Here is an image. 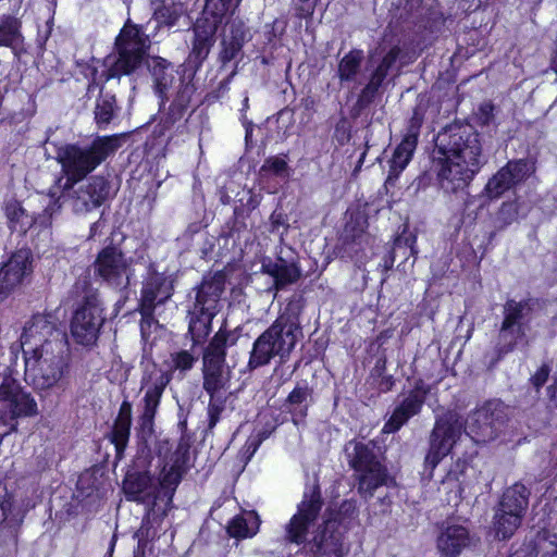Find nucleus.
<instances>
[{
	"instance_id": "1",
	"label": "nucleus",
	"mask_w": 557,
	"mask_h": 557,
	"mask_svg": "<svg viewBox=\"0 0 557 557\" xmlns=\"http://www.w3.org/2000/svg\"><path fill=\"white\" fill-rule=\"evenodd\" d=\"M483 164L479 133L470 125H450L438 133L433 166L440 187L447 194L463 190Z\"/></svg>"
},
{
	"instance_id": "2",
	"label": "nucleus",
	"mask_w": 557,
	"mask_h": 557,
	"mask_svg": "<svg viewBox=\"0 0 557 557\" xmlns=\"http://www.w3.org/2000/svg\"><path fill=\"white\" fill-rule=\"evenodd\" d=\"M119 147V136L113 135L98 137L87 147L66 145L59 149L57 159L62 166L65 182L61 185L63 178L60 177L57 183L63 193L72 190L75 184L85 178Z\"/></svg>"
},
{
	"instance_id": "3",
	"label": "nucleus",
	"mask_w": 557,
	"mask_h": 557,
	"mask_svg": "<svg viewBox=\"0 0 557 557\" xmlns=\"http://www.w3.org/2000/svg\"><path fill=\"white\" fill-rule=\"evenodd\" d=\"M301 336L297 319L289 314H281L255 341L248 361L249 369L267 366L275 357L285 362Z\"/></svg>"
},
{
	"instance_id": "4",
	"label": "nucleus",
	"mask_w": 557,
	"mask_h": 557,
	"mask_svg": "<svg viewBox=\"0 0 557 557\" xmlns=\"http://www.w3.org/2000/svg\"><path fill=\"white\" fill-rule=\"evenodd\" d=\"M224 283L221 276L205 280L198 287L196 300L189 311L188 332L194 344H200L210 332L211 321L219 311Z\"/></svg>"
},
{
	"instance_id": "5",
	"label": "nucleus",
	"mask_w": 557,
	"mask_h": 557,
	"mask_svg": "<svg viewBox=\"0 0 557 557\" xmlns=\"http://www.w3.org/2000/svg\"><path fill=\"white\" fill-rule=\"evenodd\" d=\"M23 357L25 380L37 389H49L55 386L66 373L65 347L38 350Z\"/></svg>"
},
{
	"instance_id": "6",
	"label": "nucleus",
	"mask_w": 557,
	"mask_h": 557,
	"mask_svg": "<svg viewBox=\"0 0 557 557\" xmlns=\"http://www.w3.org/2000/svg\"><path fill=\"white\" fill-rule=\"evenodd\" d=\"M509 421V409L500 401H488L473 411L467 422V434L478 444L498 438Z\"/></svg>"
},
{
	"instance_id": "7",
	"label": "nucleus",
	"mask_w": 557,
	"mask_h": 557,
	"mask_svg": "<svg viewBox=\"0 0 557 557\" xmlns=\"http://www.w3.org/2000/svg\"><path fill=\"white\" fill-rule=\"evenodd\" d=\"M20 342L23 356L66 345L65 333L58 327L54 317L42 313L25 322Z\"/></svg>"
},
{
	"instance_id": "8",
	"label": "nucleus",
	"mask_w": 557,
	"mask_h": 557,
	"mask_svg": "<svg viewBox=\"0 0 557 557\" xmlns=\"http://www.w3.org/2000/svg\"><path fill=\"white\" fill-rule=\"evenodd\" d=\"M119 58L108 69L107 79L128 75L143 62L147 47V38L137 25L126 23L116 38Z\"/></svg>"
},
{
	"instance_id": "9",
	"label": "nucleus",
	"mask_w": 557,
	"mask_h": 557,
	"mask_svg": "<svg viewBox=\"0 0 557 557\" xmlns=\"http://www.w3.org/2000/svg\"><path fill=\"white\" fill-rule=\"evenodd\" d=\"M226 342L227 335L218 332L203 352V389L210 396L225 391L231 379V371L225 364Z\"/></svg>"
},
{
	"instance_id": "10",
	"label": "nucleus",
	"mask_w": 557,
	"mask_h": 557,
	"mask_svg": "<svg viewBox=\"0 0 557 557\" xmlns=\"http://www.w3.org/2000/svg\"><path fill=\"white\" fill-rule=\"evenodd\" d=\"M463 422L458 413L448 411L441 416L430 436V448L425 456V468L432 472L447 456L461 435Z\"/></svg>"
},
{
	"instance_id": "11",
	"label": "nucleus",
	"mask_w": 557,
	"mask_h": 557,
	"mask_svg": "<svg viewBox=\"0 0 557 557\" xmlns=\"http://www.w3.org/2000/svg\"><path fill=\"white\" fill-rule=\"evenodd\" d=\"M96 276L113 288H126L133 275L132 261L115 247H106L94 262Z\"/></svg>"
},
{
	"instance_id": "12",
	"label": "nucleus",
	"mask_w": 557,
	"mask_h": 557,
	"mask_svg": "<svg viewBox=\"0 0 557 557\" xmlns=\"http://www.w3.org/2000/svg\"><path fill=\"white\" fill-rule=\"evenodd\" d=\"M102 307L96 294L87 295L83 305L75 311L71 332L77 343L90 345L97 339L103 323Z\"/></svg>"
},
{
	"instance_id": "13",
	"label": "nucleus",
	"mask_w": 557,
	"mask_h": 557,
	"mask_svg": "<svg viewBox=\"0 0 557 557\" xmlns=\"http://www.w3.org/2000/svg\"><path fill=\"white\" fill-rule=\"evenodd\" d=\"M321 492L318 486H313L304 494L302 500L298 505L297 512L290 518L286 525V539L296 544L306 541V535L315 521L319 519L322 508Z\"/></svg>"
},
{
	"instance_id": "14",
	"label": "nucleus",
	"mask_w": 557,
	"mask_h": 557,
	"mask_svg": "<svg viewBox=\"0 0 557 557\" xmlns=\"http://www.w3.org/2000/svg\"><path fill=\"white\" fill-rule=\"evenodd\" d=\"M171 380L170 371L159 369L154 363L151 364V369L148 366L146 367L141 377V389H145L144 408L140 416L143 428H151L163 392Z\"/></svg>"
},
{
	"instance_id": "15",
	"label": "nucleus",
	"mask_w": 557,
	"mask_h": 557,
	"mask_svg": "<svg viewBox=\"0 0 557 557\" xmlns=\"http://www.w3.org/2000/svg\"><path fill=\"white\" fill-rule=\"evenodd\" d=\"M33 256L29 249H18L0 268V302L7 299L30 275Z\"/></svg>"
},
{
	"instance_id": "16",
	"label": "nucleus",
	"mask_w": 557,
	"mask_h": 557,
	"mask_svg": "<svg viewBox=\"0 0 557 557\" xmlns=\"http://www.w3.org/2000/svg\"><path fill=\"white\" fill-rule=\"evenodd\" d=\"M0 410L12 418L33 416L37 412V404L15 379L5 376L0 384Z\"/></svg>"
},
{
	"instance_id": "17",
	"label": "nucleus",
	"mask_w": 557,
	"mask_h": 557,
	"mask_svg": "<svg viewBox=\"0 0 557 557\" xmlns=\"http://www.w3.org/2000/svg\"><path fill=\"white\" fill-rule=\"evenodd\" d=\"M70 193L71 190H66ZM109 193L107 181L101 176L91 177L86 184L81 185L69 194L71 207L77 214H83L98 208Z\"/></svg>"
},
{
	"instance_id": "18",
	"label": "nucleus",
	"mask_w": 557,
	"mask_h": 557,
	"mask_svg": "<svg viewBox=\"0 0 557 557\" xmlns=\"http://www.w3.org/2000/svg\"><path fill=\"white\" fill-rule=\"evenodd\" d=\"M342 537L337 521L325 520L309 542V550L313 557H342Z\"/></svg>"
},
{
	"instance_id": "19",
	"label": "nucleus",
	"mask_w": 557,
	"mask_h": 557,
	"mask_svg": "<svg viewBox=\"0 0 557 557\" xmlns=\"http://www.w3.org/2000/svg\"><path fill=\"white\" fill-rule=\"evenodd\" d=\"M531 171L532 168L530 163L524 160L508 162L488 180L485 186L486 195L490 198H498L506 190L524 181L530 175Z\"/></svg>"
},
{
	"instance_id": "20",
	"label": "nucleus",
	"mask_w": 557,
	"mask_h": 557,
	"mask_svg": "<svg viewBox=\"0 0 557 557\" xmlns=\"http://www.w3.org/2000/svg\"><path fill=\"white\" fill-rule=\"evenodd\" d=\"M428 391L423 386H416L404 400L394 409L385 423L383 431L394 433L398 431L411 417L418 414L425 401Z\"/></svg>"
},
{
	"instance_id": "21",
	"label": "nucleus",
	"mask_w": 557,
	"mask_h": 557,
	"mask_svg": "<svg viewBox=\"0 0 557 557\" xmlns=\"http://www.w3.org/2000/svg\"><path fill=\"white\" fill-rule=\"evenodd\" d=\"M172 293L173 282L168 276L160 273L150 274L141 292L144 311H150L157 305L163 304L171 298Z\"/></svg>"
},
{
	"instance_id": "22",
	"label": "nucleus",
	"mask_w": 557,
	"mask_h": 557,
	"mask_svg": "<svg viewBox=\"0 0 557 557\" xmlns=\"http://www.w3.org/2000/svg\"><path fill=\"white\" fill-rule=\"evenodd\" d=\"M422 119L416 112L410 120V126L408 129V134L401 140V143L395 149L392 160H391V174L397 175L401 172L413 154V151L417 146L419 127L421 125Z\"/></svg>"
},
{
	"instance_id": "23",
	"label": "nucleus",
	"mask_w": 557,
	"mask_h": 557,
	"mask_svg": "<svg viewBox=\"0 0 557 557\" xmlns=\"http://www.w3.org/2000/svg\"><path fill=\"white\" fill-rule=\"evenodd\" d=\"M261 271L274 278L276 290L297 282L301 275V270L295 262H287L282 258H278L276 261L268 257L263 258Z\"/></svg>"
},
{
	"instance_id": "24",
	"label": "nucleus",
	"mask_w": 557,
	"mask_h": 557,
	"mask_svg": "<svg viewBox=\"0 0 557 557\" xmlns=\"http://www.w3.org/2000/svg\"><path fill=\"white\" fill-rule=\"evenodd\" d=\"M187 461L188 446L180 444L160 473L159 482L162 488L171 492L175 490L186 470Z\"/></svg>"
},
{
	"instance_id": "25",
	"label": "nucleus",
	"mask_w": 557,
	"mask_h": 557,
	"mask_svg": "<svg viewBox=\"0 0 557 557\" xmlns=\"http://www.w3.org/2000/svg\"><path fill=\"white\" fill-rule=\"evenodd\" d=\"M469 544V532L459 524L447 525L437 537V548L445 557L458 556Z\"/></svg>"
},
{
	"instance_id": "26",
	"label": "nucleus",
	"mask_w": 557,
	"mask_h": 557,
	"mask_svg": "<svg viewBox=\"0 0 557 557\" xmlns=\"http://www.w3.org/2000/svg\"><path fill=\"white\" fill-rule=\"evenodd\" d=\"M532 312V300L522 299L515 300L509 299L504 305L503 309V324L522 330L527 332L529 329V322Z\"/></svg>"
},
{
	"instance_id": "27",
	"label": "nucleus",
	"mask_w": 557,
	"mask_h": 557,
	"mask_svg": "<svg viewBox=\"0 0 557 557\" xmlns=\"http://www.w3.org/2000/svg\"><path fill=\"white\" fill-rule=\"evenodd\" d=\"M312 403V388L307 384H297L289 393L285 406L292 414L293 422L298 425L304 422L308 408Z\"/></svg>"
},
{
	"instance_id": "28",
	"label": "nucleus",
	"mask_w": 557,
	"mask_h": 557,
	"mask_svg": "<svg viewBox=\"0 0 557 557\" xmlns=\"http://www.w3.org/2000/svg\"><path fill=\"white\" fill-rule=\"evenodd\" d=\"M530 495V490L524 484L517 482L504 491L499 507H502V510L524 516Z\"/></svg>"
},
{
	"instance_id": "29",
	"label": "nucleus",
	"mask_w": 557,
	"mask_h": 557,
	"mask_svg": "<svg viewBox=\"0 0 557 557\" xmlns=\"http://www.w3.org/2000/svg\"><path fill=\"white\" fill-rule=\"evenodd\" d=\"M24 36L21 32V22L11 15L0 17V46L10 48L14 54L22 49Z\"/></svg>"
},
{
	"instance_id": "30",
	"label": "nucleus",
	"mask_w": 557,
	"mask_h": 557,
	"mask_svg": "<svg viewBox=\"0 0 557 557\" xmlns=\"http://www.w3.org/2000/svg\"><path fill=\"white\" fill-rule=\"evenodd\" d=\"M131 425L132 404L124 400L120 406L119 414L112 431V442L114 443L117 451H122L125 448L131 434Z\"/></svg>"
},
{
	"instance_id": "31",
	"label": "nucleus",
	"mask_w": 557,
	"mask_h": 557,
	"mask_svg": "<svg viewBox=\"0 0 557 557\" xmlns=\"http://www.w3.org/2000/svg\"><path fill=\"white\" fill-rule=\"evenodd\" d=\"M359 474L358 491L364 497H372L373 492L381 485L386 484L387 474L384 467L374 465L364 471H357Z\"/></svg>"
},
{
	"instance_id": "32",
	"label": "nucleus",
	"mask_w": 557,
	"mask_h": 557,
	"mask_svg": "<svg viewBox=\"0 0 557 557\" xmlns=\"http://www.w3.org/2000/svg\"><path fill=\"white\" fill-rule=\"evenodd\" d=\"M9 227L14 232L26 233L38 218L27 212L17 201H9L5 206Z\"/></svg>"
},
{
	"instance_id": "33",
	"label": "nucleus",
	"mask_w": 557,
	"mask_h": 557,
	"mask_svg": "<svg viewBox=\"0 0 557 557\" xmlns=\"http://www.w3.org/2000/svg\"><path fill=\"white\" fill-rule=\"evenodd\" d=\"M363 52L361 50H351L345 54L337 67V75L341 83H357L361 72Z\"/></svg>"
},
{
	"instance_id": "34",
	"label": "nucleus",
	"mask_w": 557,
	"mask_h": 557,
	"mask_svg": "<svg viewBox=\"0 0 557 557\" xmlns=\"http://www.w3.org/2000/svg\"><path fill=\"white\" fill-rule=\"evenodd\" d=\"M522 519L523 516L502 510V507H498L494 516V529L496 536L503 540L509 539L521 525Z\"/></svg>"
},
{
	"instance_id": "35",
	"label": "nucleus",
	"mask_w": 557,
	"mask_h": 557,
	"mask_svg": "<svg viewBox=\"0 0 557 557\" xmlns=\"http://www.w3.org/2000/svg\"><path fill=\"white\" fill-rule=\"evenodd\" d=\"M259 529V519L253 512L237 516L228 523L227 532L231 536L246 539L253 536Z\"/></svg>"
},
{
	"instance_id": "36",
	"label": "nucleus",
	"mask_w": 557,
	"mask_h": 557,
	"mask_svg": "<svg viewBox=\"0 0 557 557\" xmlns=\"http://www.w3.org/2000/svg\"><path fill=\"white\" fill-rule=\"evenodd\" d=\"M239 0H207L201 17L219 26L227 13L233 12Z\"/></svg>"
},
{
	"instance_id": "37",
	"label": "nucleus",
	"mask_w": 557,
	"mask_h": 557,
	"mask_svg": "<svg viewBox=\"0 0 557 557\" xmlns=\"http://www.w3.org/2000/svg\"><path fill=\"white\" fill-rule=\"evenodd\" d=\"M525 335L527 332L502 323L496 346L498 356L500 357L511 352L524 341Z\"/></svg>"
},
{
	"instance_id": "38",
	"label": "nucleus",
	"mask_w": 557,
	"mask_h": 557,
	"mask_svg": "<svg viewBox=\"0 0 557 557\" xmlns=\"http://www.w3.org/2000/svg\"><path fill=\"white\" fill-rule=\"evenodd\" d=\"M115 97L111 94L101 92L95 108V120L99 127L107 126L115 115Z\"/></svg>"
},
{
	"instance_id": "39",
	"label": "nucleus",
	"mask_w": 557,
	"mask_h": 557,
	"mask_svg": "<svg viewBox=\"0 0 557 557\" xmlns=\"http://www.w3.org/2000/svg\"><path fill=\"white\" fill-rule=\"evenodd\" d=\"M352 468L357 471H364L374 465H380L372 450L362 443L354 444V454L350 459Z\"/></svg>"
},
{
	"instance_id": "40",
	"label": "nucleus",
	"mask_w": 557,
	"mask_h": 557,
	"mask_svg": "<svg viewBox=\"0 0 557 557\" xmlns=\"http://www.w3.org/2000/svg\"><path fill=\"white\" fill-rule=\"evenodd\" d=\"M184 13V7L181 3L163 4L154 11V18L158 23L166 26H173Z\"/></svg>"
},
{
	"instance_id": "41",
	"label": "nucleus",
	"mask_w": 557,
	"mask_h": 557,
	"mask_svg": "<svg viewBox=\"0 0 557 557\" xmlns=\"http://www.w3.org/2000/svg\"><path fill=\"white\" fill-rule=\"evenodd\" d=\"M388 71L389 70L384 67L382 64H379L371 74L369 83L362 89L361 97L371 99L381 87L383 81L387 76Z\"/></svg>"
},
{
	"instance_id": "42",
	"label": "nucleus",
	"mask_w": 557,
	"mask_h": 557,
	"mask_svg": "<svg viewBox=\"0 0 557 557\" xmlns=\"http://www.w3.org/2000/svg\"><path fill=\"white\" fill-rule=\"evenodd\" d=\"M519 207L518 201H508L502 205L496 218L500 227H506L518 220Z\"/></svg>"
},
{
	"instance_id": "43",
	"label": "nucleus",
	"mask_w": 557,
	"mask_h": 557,
	"mask_svg": "<svg viewBox=\"0 0 557 557\" xmlns=\"http://www.w3.org/2000/svg\"><path fill=\"white\" fill-rule=\"evenodd\" d=\"M171 360H172L174 370H180L182 372H185V371L190 370L194 367V364L197 360V357L194 356L188 350H181V351L172 354Z\"/></svg>"
},
{
	"instance_id": "44",
	"label": "nucleus",
	"mask_w": 557,
	"mask_h": 557,
	"mask_svg": "<svg viewBox=\"0 0 557 557\" xmlns=\"http://www.w3.org/2000/svg\"><path fill=\"white\" fill-rule=\"evenodd\" d=\"M225 400L221 394H215L214 396H210V403L208 405V416H209V428L212 429L220 420V414L224 410Z\"/></svg>"
},
{
	"instance_id": "45",
	"label": "nucleus",
	"mask_w": 557,
	"mask_h": 557,
	"mask_svg": "<svg viewBox=\"0 0 557 557\" xmlns=\"http://www.w3.org/2000/svg\"><path fill=\"white\" fill-rule=\"evenodd\" d=\"M218 29V26L215 24H212L208 21H205L203 17H200L197 20L194 33L195 37L201 40H207L209 42H214V34Z\"/></svg>"
},
{
	"instance_id": "46",
	"label": "nucleus",
	"mask_w": 557,
	"mask_h": 557,
	"mask_svg": "<svg viewBox=\"0 0 557 557\" xmlns=\"http://www.w3.org/2000/svg\"><path fill=\"white\" fill-rule=\"evenodd\" d=\"M288 230L287 218L282 212L274 211L270 216L269 231L274 234H278L281 239Z\"/></svg>"
},
{
	"instance_id": "47",
	"label": "nucleus",
	"mask_w": 557,
	"mask_h": 557,
	"mask_svg": "<svg viewBox=\"0 0 557 557\" xmlns=\"http://www.w3.org/2000/svg\"><path fill=\"white\" fill-rule=\"evenodd\" d=\"M223 49L221 51V60L223 63L230 62L233 60L242 49V38H236V40H227L224 39Z\"/></svg>"
},
{
	"instance_id": "48",
	"label": "nucleus",
	"mask_w": 557,
	"mask_h": 557,
	"mask_svg": "<svg viewBox=\"0 0 557 557\" xmlns=\"http://www.w3.org/2000/svg\"><path fill=\"white\" fill-rule=\"evenodd\" d=\"M212 46V42L195 37L190 58H193L196 62L201 63L208 57Z\"/></svg>"
},
{
	"instance_id": "49",
	"label": "nucleus",
	"mask_w": 557,
	"mask_h": 557,
	"mask_svg": "<svg viewBox=\"0 0 557 557\" xmlns=\"http://www.w3.org/2000/svg\"><path fill=\"white\" fill-rule=\"evenodd\" d=\"M287 169V163L282 158H270L265 160L264 164L261 168L262 171H269L280 176L286 175Z\"/></svg>"
},
{
	"instance_id": "50",
	"label": "nucleus",
	"mask_w": 557,
	"mask_h": 557,
	"mask_svg": "<svg viewBox=\"0 0 557 557\" xmlns=\"http://www.w3.org/2000/svg\"><path fill=\"white\" fill-rule=\"evenodd\" d=\"M264 438L265 435L261 433L252 434L248 437L244 446V454L247 455V460H249L255 455Z\"/></svg>"
},
{
	"instance_id": "51",
	"label": "nucleus",
	"mask_w": 557,
	"mask_h": 557,
	"mask_svg": "<svg viewBox=\"0 0 557 557\" xmlns=\"http://www.w3.org/2000/svg\"><path fill=\"white\" fill-rule=\"evenodd\" d=\"M159 327V323L149 314L144 313L140 321L141 337L145 342L149 339L150 333Z\"/></svg>"
},
{
	"instance_id": "52",
	"label": "nucleus",
	"mask_w": 557,
	"mask_h": 557,
	"mask_svg": "<svg viewBox=\"0 0 557 557\" xmlns=\"http://www.w3.org/2000/svg\"><path fill=\"white\" fill-rule=\"evenodd\" d=\"M12 503L7 493L5 487L0 486V525L5 521L9 512L11 511Z\"/></svg>"
},
{
	"instance_id": "53",
	"label": "nucleus",
	"mask_w": 557,
	"mask_h": 557,
	"mask_svg": "<svg viewBox=\"0 0 557 557\" xmlns=\"http://www.w3.org/2000/svg\"><path fill=\"white\" fill-rule=\"evenodd\" d=\"M548 375H549V368L547 366H542L531 376V383L533 384V386L536 389H539L540 387H542L546 383V381L548 379Z\"/></svg>"
},
{
	"instance_id": "54",
	"label": "nucleus",
	"mask_w": 557,
	"mask_h": 557,
	"mask_svg": "<svg viewBox=\"0 0 557 557\" xmlns=\"http://www.w3.org/2000/svg\"><path fill=\"white\" fill-rule=\"evenodd\" d=\"M40 200H48V205L45 209V214L48 216H51L55 211H58L61 208V205L59 203V198L55 199V193L51 194L48 197L40 196Z\"/></svg>"
},
{
	"instance_id": "55",
	"label": "nucleus",
	"mask_w": 557,
	"mask_h": 557,
	"mask_svg": "<svg viewBox=\"0 0 557 557\" xmlns=\"http://www.w3.org/2000/svg\"><path fill=\"white\" fill-rule=\"evenodd\" d=\"M400 54V48L395 46L393 47L382 59L381 63L384 67L389 70L393 64L396 62Z\"/></svg>"
},
{
	"instance_id": "56",
	"label": "nucleus",
	"mask_w": 557,
	"mask_h": 557,
	"mask_svg": "<svg viewBox=\"0 0 557 557\" xmlns=\"http://www.w3.org/2000/svg\"><path fill=\"white\" fill-rule=\"evenodd\" d=\"M400 54V48L395 46L393 47L382 59L381 63L384 67L389 70L393 64L396 62Z\"/></svg>"
},
{
	"instance_id": "57",
	"label": "nucleus",
	"mask_w": 557,
	"mask_h": 557,
	"mask_svg": "<svg viewBox=\"0 0 557 557\" xmlns=\"http://www.w3.org/2000/svg\"><path fill=\"white\" fill-rule=\"evenodd\" d=\"M148 483H149V478L144 474V475H139L136 479L137 486L135 490H131V485L133 484V482H127L125 485V488L133 494L143 493V492H145Z\"/></svg>"
},
{
	"instance_id": "58",
	"label": "nucleus",
	"mask_w": 557,
	"mask_h": 557,
	"mask_svg": "<svg viewBox=\"0 0 557 557\" xmlns=\"http://www.w3.org/2000/svg\"><path fill=\"white\" fill-rule=\"evenodd\" d=\"M547 397L549 403L557 407V376L554 379L553 383L547 387Z\"/></svg>"
},
{
	"instance_id": "59",
	"label": "nucleus",
	"mask_w": 557,
	"mask_h": 557,
	"mask_svg": "<svg viewBox=\"0 0 557 557\" xmlns=\"http://www.w3.org/2000/svg\"><path fill=\"white\" fill-rule=\"evenodd\" d=\"M509 557H535V554L533 549H531L530 547H523L516 550Z\"/></svg>"
},
{
	"instance_id": "60",
	"label": "nucleus",
	"mask_w": 557,
	"mask_h": 557,
	"mask_svg": "<svg viewBox=\"0 0 557 557\" xmlns=\"http://www.w3.org/2000/svg\"><path fill=\"white\" fill-rule=\"evenodd\" d=\"M300 5V11L306 14H312L314 10V2L312 0H298Z\"/></svg>"
},
{
	"instance_id": "61",
	"label": "nucleus",
	"mask_w": 557,
	"mask_h": 557,
	"mask_svg": "<svg viewBox=\"0 0 557 557\" xmlns=\"http://www.w3.org/2000/svg\"><path fill=\"white\" fill-rule=\"evenodd\" d=\"M238 37L242 38V44H243L245 40V32H244L242 25L236 26V27L233 25L232 26V37L230 40H236V38H238Z\"/></svg>"
},
{
	"instance_id": "62",
	"label": "nucleus",
	"mask_w": 557,
	"mask_h": 557,
	"mask_svg": "<svg viewBox=\"0 0 557 557\" xmlns=\"http://www.w3.org/2000/svg\"><path fill=\"white\" fill-rule=\"evenodd\" d=\"M150 523H151V520H150V517H148L147 521H145L143 527L140 528V532L141 533L146 532L147 536L154 537V536H157V532L153 531L152 533H150V528L148 527V524H150Z\"/></svg>"
},
{
	"instance_id": "63",
	"label": "nucleus",
	"mask_w": 557,
	"mask_h": 557,
	"mask_svg": "<svg viewBox=\"0 0 557 557\" xmlns=\"http://www.w3.org/2000/svg\"><path fill=\"white\" fill-rule=\"evenodd\" d=\"M154 75H157V74L154 73ZM168 83L169 82L164 76L163 77L156 76V85H157L159 91H162V89L166 88Z\"/></svg>"
},
{
	"instance_id": "64",
	"label": "nucleus",
	"mask_w": 557,
	"mask_h": 557,
	"mask_svg": "<svg viewBox=\"0 0 557 557\" xmlns=\"http://www.w3.org/2000/svg\"><path fill=\"white\" fill-rule=\"evenodd\" d=\"M221 200H222L223 203L226 205L230 201V197L228 196H222Z\"/></svg>"
}]
</instances>
